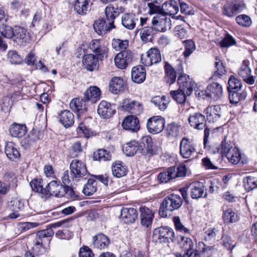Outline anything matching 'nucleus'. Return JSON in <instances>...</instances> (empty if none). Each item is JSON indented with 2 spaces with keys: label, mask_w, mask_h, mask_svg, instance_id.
Masks as SVG:
<instances>
[{
  "label": "nucleus",
  "mask_w": 257,
  "mask_h": 257,
  "mask_svg": "<svg viewBox=\"0 0 257 257\" xmlns=\"http://www.w3.org/2000/svg\"><path fill=\"white\" fill-rule=\"evenodd\" d=\"M138 213L134 208L123 207L121 210L120 218L125 223H132L138 218Z\"/></svg>",
  "instance_id": "nucleus-17"
},
{
  "label": "nucleus",
  "mask_w": 257,
  "mask_h": 257,
  "mask_svg": "<svg viewBox=\"0 0 257 257\" xmlns=\"http://www.w3.org/2000/svg\"><path fill=\"white\" fill-rule=\"evenodd\" d=\"M47 195L49 194L50 195L56 197H64L69 192H72V190L67 185H63L60 181L53 180L49 182L46 186Z\"/></svg>",
  "instance_id": "nucleus-3"
},
{
  "label": "nucleus",
  "mask_w": 257,
  "mask_h": 257,
  "mask_svg": "<svg viewBox=\"0 0 257 257\" xmlns=\"http://www.w3.org/2000/svg\"><path fill=\"white\" fill-rule=\"evenodd\" d=\"M222 94V87L217 82H213L209 85L204 92L206 97L211 98L214 100H217L221 98Z\"/></svg>",
  "instance_id": "nucleus-15"
},
{
  "label": "nucleus",
  "mask_w": 257,
  "mask_h": 257,
  "mask_svg": "<svg viewBox=\"0 0 257 257\" xmlns=\"http://www.w3.org/2000/svg\"><path fill=\"white\" fill-rule=\"evenodd\" d=\"M11 8L13 10L20 11L21 14L24 16L28 15L29 8L25 2L19 0H13L10 3Z\"/></svg>",
  "instance_id": "nucleus-42"
},
{
  "label": "nucleus",
  "mask_w": 257,
  "mask_h": 257,
  "mask_svg": "<svg viewBox=\"0 0 257 257\" xmlns=\"http://www.w3.org/2000/svg\"><path fill=\"white\" fill-rule=\"evenodd\" d=\"M223 218L225 223H231L237 220V216L233 210L229 208L224 211Z\"/></svg>",
  "instance_id": "nucleus-59"
},
{
  "label": "nucleus",
  "mask_w": 257,
  "mask_h": 257,
  "mask_svg": "<svg viewBox=\"0 0 257 257\" xmlns=\"http://www.w3.org/2000/svg\"><path fill=\"white\" fill-rule=\"evenodd\" d=\"M109 242V238L106 235L98 233L93 237L92 243L94 247L102 249L107 247Z\"/></svg>",
  "instance_id": "nucleus-30"
},
{
  "label": "nucleus",
  "mask_w": 257,
  "mask_h": 257,
  "mask_svg": "<svg viewBox=\"0 0 257 257\" xmlns=\"http://www.w3.org/2000/svg\"><path fill=\"white\" fill-rule=\"evenodd\" d=\"M112 46L116 51L126 49L128 46V41L127 40L113 39L112 41Z\"/></svg>",
  "instance_id": "nucleus-57"
},
{
  "label": "nucleus",
  "mask_w": 257,
  "mask_h": 257,
  "mask_svg": "<svg viewBox=\"0 0 257 257\" xmlns=\"http://www.w3.org/2000/svg\"><path fill=\"white\" fill-rule=\"evenodd\" d=\"M39 139L38 133L32 132L23 139V143L26 146L29 147L34 144Z\"/></svg>",
  "instance_id": "nucleus-54"
},
{
  "label": "nucleus",
  "mask_w": 257,
  "mask_h": 257,
  "mask_svg": "<svg viewBox=\"0 0 257 257\" xmlns=\"http://www.w3.org/2000/svg\"><path fill=\"white\" fill-rule=\"evenodd\" d=\"M162 10L165 15H175L179 12V4L174 0L166 2L162 5Z\"/></svg>",
  "instance_id": "nucleus-37"
},
{
  "label": "nucleus",
  "mask_w": 257,
  "mask_h": 257,
  "mask_svg": "<svg viewBox=\"0 0 257 257\" xmlns=\"http://www.w3.org/2000/svg\"><path fill=\"white\" fill-rule=\"evenodd\" d=\"M124 8L117 4H109L105 9V14L107 19L111 21L117 17L120 13L124 11Z\"/></svg>",
  "instance_id": "nucleus-25"
},
{
  "label": "nucleus",
  "mask_w": 257,
  "mask_h": 257,
  "mask_svg": "<svg viewBox=\"0 0 257 257\" xmlns=\"http://www.w3.org/2000/svg\"><path fill=\"white\" fill-rule=\"evenodd\" d=\"M153 28L159 32H165L171 28V21L163 14H158L152 20Z\"/></svg>",
  "instance_id": "nucleus-4"
},
{
  "label": "nucleus",
  "mask_w": 257,
  "mask_h": 257,
  "mask_svg": "<svg viewBox=\"0 0 257 257\" xmlns=\"http://www.w3.org/2000/svg\"><path fill=\"white\" fill-rule=\"evenodd\" d=\"M5 152L8 158L12 161L18 160L20 158L19 152L15 144L12 142H8L6 144Z\"/></svg>",
  "instance_id": "nucleus-38"
},
{
  "label": "nucleus",
  "mask_w": 257,
  "mask_h": 257,
  "mask_svg": "<svg viewBox=\"0 0 257 257\" xmlns=\"http://www.w3.org/2000/svg\"><path fill=\"white\" fill-rule=\"evenodd\" d=\"M142 142L145 148L142 149V154L148 157L153 155L154 151L153 149V140L151 137L149 136L143 137Z\"/></svg>",
  "instance_id": "nucleus-39"
},
{
  "label": "nucleus",
  "mask_w": 257,
  "mask_h": 257,
  "mask_svg": "<svg viewBox=\"0 0 257 257\" xmlns=\"http://www.w3.org/2000/svg\"><path fill=\"white\" fill-rule=\"evenodd\" d=\"M125 87V82L120 77H113L109 83V90L113 94L123 91Z\"/></svg>",
  "instance_id": "nucleus-26"
},
{
  "label": "nucleus",
  "mask_w": 257,
  "mask_h": 257,
  "mask_svg": "<svg viewBox=\"0 0 257 257\" xmlns=\"http://www.w3.org/2000/svg\"><path fill=\"white\" fill-rule=\"evenodd\" d=\"M111 171L114 176L119 178L126 175L127 168L123 163L117 161L112 164Z\"/></svg>",
  "instance_id": "nucleus-40"
},
{
  "label": "nucleus",
  "mask_w": 257,
  "mask_h": 257,
  "mask_svg": "<svg viewBox=\"0 0 257 257\" xmlns=\"http://www.w3.org/2000/svg\"><path fill=\"white\" fill-rule=\"evenodd\" d=\"M97 112L100 116L104 118H109L115 113L114 106L104 100H102L98 105Z\"/></svg>",
  "instance_id": "nucleus-18"
},
{
  "label": "nucleus",
  "mask_w": 257,
  "mask_h": 257,
  "mask_svg": "<svg viewBox=\"0 0 257 257\" xmlns=\"http://www.w3.org/2000/svg\"><path fill=\"white\" fill-rule=\"evenodd\" d=\"M133 57V53L130 50L122 51L115 56V65L118 69H125L132 62Z\"/></svg>",
  "instance_id": "nucleus-8"
},
{
  "label": "nucleus",
  "mask_w": 257,
  "mask_h": 257,
  "mask_svg": "<svg viewBox=\"0 0 257 257\" xmlns=\"http://www.w3.org/2000/svg\"><path fill=\"white\" fill-rule=\"evenodd\" d=\"M86 101L84 98H75L71 101L70 106L74 111L79 113H83L86 110Z\"/></svg>",
  "instance_id": "nucleus-41"
},
{
  "label": "nucleus",
  "mask_w": 257,
  "mask_h": 257,
  "mask_svg": "<svg viewBox=\"0 0 257 257\" xmlns=\"http://www.w3.org/2000/svg\"><path fill=\"white\" fill-rule=\"evenodd\" d=\"M60 121L65 127H69L74 123V115L69 110H63L60 114Z\"/></svg>",
  "instance_id": "nucleus-43"
},
{
  "label": "nucleus",
  "mask_w": 257,
  "mask_h": 257,
  "mask_svg": "<svg viewBox=\"0 0 257 257\" xmlns=\"http://www.w3.org/2000/svg\"><path fill=\"white\" fill-rule=\"evenodd\" d=\"M196 151L193 145L190 144L189 140L184 138L180 142V153L184 158H189L192 154Z\"/></svg>",
  "instance_id": "nucleus-20"
},
{
  "label": "nucleus",
  "mask_w": 257,
  "mask_h": 257,
  "mask_svg": "<svg viewBox=\"0 0 257 257\" xmlns=\"http://www.w3.org/2000/svg\"><path fill=\"white\" fill-rule=\"evenodd\" d=\"M14 41L18 43L28 42L30 40V37L27 33V30L21 27H15L14 32Z\"/></svg>",
  "instance_id": "nucleus-36"
},
{
  "label": "nucleus",
  "mask_w": 257,
  "mask_h": 257,
  "mask_svg": "<svg viewBox=\"0 0 257 257\" xmlns=\"http://www.w3.org/2000/svg\"><path fill=\"white\" fill-rule=\"evenodd\" d=\"M140 211L141 223L143 226L148 227L152 224L154 217V212L146 206L141 207Z\"/></svg>",
  "instance_id": "nucleus-22"
},
{
  "label": "nucleus",
  "mask_w": 257,
  "mask_h": 257,
  "mask_svg": "<svg viewBox=\"0 0 257 257\" xmlns=\"http://www.w3.org/2000/svg\"><path fill=\"white\" fill-rule=\"evenodd\" d=\"M43 181L42 179H34L32 180L30 184L33 190L41 194L42 195H47V188L43 187Z\"/></svg>",
  "instance_id": "nucleus-50"
},
{
  "label": "nucleus",
  "mask_w": 257,
  "mask_h": 257,
  "mask_svg": "<svg viewBox=\"0 0 257 257\" xmlns=\"http://www.w3.org/2000/svg\"><path fill=\"white\" fill-rule=\"evenodd\" d=\"M240 7V3L234 1L227 2L224 6L223 13L228 17H232L237 14Z\"/></svg>",
  "instance_id": "nucleus-34"
},
{
  "label": "nucleus",
  "mask_w": 257,
  "mask_h": 257,
  "mask_svg": "<svg viewBox=\"0 0 257 257\" xmlns=\"http://www.w3.org/2000/svg\"><path fill=\"white\" fill-rule=\"evenodd\" d=\"M139 150V144L136 141H132L127 143L123 148V151L127 156H133L136 154Z\"/></svg>",
  "instance_id": "nucleus-48"
},
{
  "label": "nucleus",
  "mask_w": 257,
  "mask_h": 257,
  "mask_svg": "<svg viewBox=\"0 0 257 257\" xmlns=\"http://www.w3.org/2000/svg\"><path fill=\"white\" fill-rule=\"evenodd\" d=\"M10 209L13 211L9 216L12 219H16L21 216L20 212L24 208V202L18 198L13 199L9 204Z\"/></svg>",
  "instance_id": "nucleus-21"
},
{
  "label": "nucleus",
  "mask_w": 257,
  "mask_h": 257,
  "mask_svg": "<svg viewBox=\"0 0 257 257\" xmlns=\"http://www.w3.org/2000/svg\"><path fill=\"white\" fill-rule=\"evenodd\" d=\"M101 91L100 89L96 86H90L84 93V99L87 101H90L92 103H95L100 99Z\"/></svg>",
  "instance_id": "nucleus-29"
},
{
  "label": "nucleus",
  "mask_w": 257,
  "mask_h": 257,
  "mask_svg": "<svg viewBox=\"0 0 257 257\" xmlns=\"http://www.w3.org/2000/svg\"><path fill=\"white\" fill-rule=\"evenodd\" d=\"M90 0H75L73 3L74 10L79 15H84L90 10Z\"/></svg>",
  "instance_id": "nucleus-32"
},
{
  "label": "nucleus",
  "mask_w": 257,
  "mask_h": 257,
  "mask_svg": "<svg viewBox=\"0 0 257 257\" xmlns=\"http://www.w3.org/2000/svg\"><path fill=\"white\" fill-rule=\"evenodd\" d=\"M243 184L245 189L249 191L257 188V180L254 178L247 176L243 178Z\"/></svg>",
  "instance_id": "nucleus-58"
},
{
  "label": "nucleus",
  "mask_w": 257,
  "mask_h": 257,
  "mask_svg": "<svg viewBox=\"0 0 257 257\" xmlns=\"http://www.w3.org/2000/svg\"><path fill=\"white\" fill-rule=\"evenodd\" d=\"M183 199L177 194H172L164 199L159 209V214L162 217L170 215V213L180 208Z\"/></svg>",
  "instance_id": "nucleus-1"
},
{
  "label": "nucleus",
  "mask_w": 257,
  "mask_h": 257,
  "mask_svg": "<svg viewBox=\"0 0 257 257\" xmlns=\"http://www.w3.org/2000/svg\"><path fill=\"white\" fill-rule=\"evenodd\" d=\"M122 106L125 110L135 115L140 114L143 110V105L141 103L128 98L123 100Z\"/></svg>",
  "instance_id": "nucleus-14"
},
{
  "label": "nucleus",
  "mask_w": 257,
  "mask_h": 257,
  "mask_svg": "<svg viewBox=\"0 0 257 257\" xmlns=\"http://www.w3.org/2000/svg\"><path fill=\"white\" fill-rule=\"evenodd\" d=\"M70 173L73 178L80 179L88 173L85 163L78 159L73 160L70 164Z\"/></svg>",
  "instance_id": "nucleus-6"
},
{
  "label": "nucleus",
  "mask_w": 257,
  "mask_h": 257,
  "mask_svg": "<svg viewBox=\"0 0 257 257\" xmlns=\"http://www.w3.org/2000/svg\"><path fill=\"white\" fill-rule=\"evenodd\" d=\"M161 55L157 48H151L145 55H142L141 61L145 66H150L154 64H157L161 61Z\"/></svg>",
  "instance_id": "nucleus-9"
},
{
  "label": "nucleus",
  "mask_w": 257,
  "mask_h": 257,
  "mask_svg": "<svg viewBox=\"0 0 257 257\" xmlns=\"http://www.w3.org/2000/svg\"><path fill=\"white\" fill-rule=\"evenodd\" d=\"M170 94L179 104H184L186 102V96H188L185 91L180 90L179 88L178 90L171 91Z\"/></svg>",
  "instance_id": "nucleus-47"
},
{
  "label": "nucleus",
  "mask_w": 257,
  "mask_h": 257,
  "mask_svg": "<svg viewBox=\"0 0 257 257\" xmlns=\"http://www.w3.org/2000/svg\"><path fill=\"white\" fill-rule=\"evenodd\" d=\"M154 34V29L152 27H146L140 30L141 39L145 43L152 41Z\"/></svg>",
  "instance_id": "nucleus-46"
},
{
  "label": "nucleus",
  "mask_w": 257,
  "mask_h": 257,
  "mask_svg": "<svg viewBox=\"0 0 257 257\" xmlns=\"http://www.w3.org/2000/svg\"><path fill=\"white\" fill-rule=\"evenodd\" d=\"M179 88L180 90H183L188 96L191 94L193 88L195 86V83L189 77V76L182 74L180 75L177 79Z\"/></svg>",
  "instance_id": "nucleus-10"
},
{
  "label": "nucleus",
  "mask_w": 257,
  "mask_h": 257,
  "mask_svg": "<svg viewBox=\"0 0 257 257\" xmlns=\"http://www.w3.org/2000/svg\"><path fill=\"white\" fill-rule=\"evenodd\" d=\"M138 18L135 14L133 13H125L121 17V24L126 29L133 30L136 25Z\"/></svg>",
  "instance_id": "nucleus-28"
},
{
  "label": "nucleus",
  "mask_w": 257,
  "mask_h": 257,
  "mask_svg": "<svg viewBox=\"0 0 257 257\" xmlns=\"http://www.w3.org/2000/svg\"><path fill=\"white\" fill-rule=\"evenodd\" d=\"M97 190V182L93 179H88L84 185L83 193L87 196L92 195Z\"/></svg>",
  "instance_id": "nucleus-51"
},
{
  "label": "nucleus",
  "mask_w": 257,
  "mask_h": 257,
  "mask_svg": "<svg viewBox=\"0 0 257 257\" xmlns=\"http://www.w3.org/2000/svg\"><path fill=\"white\" fill-rule=\"evenodd\" d=\"M14 30L6 23L0 25V33L4 37L12 39L14 36Z\"/></svg>",
  "instance_id": "nucleus-52"
},
{
  "label": "nucleus",
  "mask_w": 257,
  "mask_h": 257,
  "mask_svg": "<svg viewBox=\"0 0 257 257\" xmlns=\"http://www.w3.org/2000/svg\"><path fill=\"white\" fill-rule=\"evenodd\" d=\"M89 48L99 60H102L107 56L108 48L98 40H92L90 43Z\"/></svg>",
  "instance_id": "nucleus-11"
},
{
  "label": "nucleus",
  "mask_w": 257,
  "mask_h": 257,
  "mask_svg": "<svg viewBox=\"0 0 257 257\" xmlns=\"http://www.w3.org/2000/svg\"><path fill=\"white\" fill-rule=\"evenodd\" d=\"M178 243L180 247L185 251H190L193 249L194 243L191 239L185 236H181L178 239Z\"/></svg>",
  "instance_id": "nucleus-49"
},
{
  "label": "nucleus",
  "mask_w": 257,
  "mask_h": 257,
  "mask_svg": "<svg viewBox=\"0 0 257 257\" xmlns=\"http://www.w3.org/2000/svg\"><path fill=\"white\" fill-rule=\"evenodd\" d=\"M9 131L12 136L20 138L25 135L26 127L24 125L14 123L11 126Z\"/></svg>",
  "instance_id": "nucleus-45"
},
{
  "label": "nucleus",
  "mask_w": 257,
  "mask_h": 257,
  "mask_svg": "<svg viewBox=\"0 0 257 257\" xmlns=\"http://www.w3.org/2000/svg\"><path fill=\"white\" fill-rule=\"evenodd\" d=\"M113 28H114L113 21L109 22L107 25L103 19L96 20L93 24L95 31L99 35L106 34Z\"/></svg>",
  "instance_id": "nucleus-19"
},
{
  "label": "nucleus",
  "mask_w": 257,
  "mask_h": 257,
  "mask_svg": "<svg viewBox=\"0 0 257 257\" xmlns=\"http://www.w3.org/2000/svg\"><path fill=\"white\" fill-rule=\"evenodd\" d=\"M186 174L185 165H180L177 167H171L167 170L160 173L158 176V179L162 183H167L171 179L177 177H184Z\"/></svg>",
  "instance_id": "nucleus-2"
},
{
  "label": "nucleus",
  "mask_w": 257,
  "mask_h": 257,
  "mask_svg": "<svg viewBox=\"0 0 257 257\" xmlns=\"http://www.w3.org/2000/svg\"><path fill=\"white\" fill-rule=\"evenodd\" d=\"M122 127L133 132H136L140 129L139 119L134 115H130L126 117L122 123Z\"/></svg>",
  "instance_id": "nucleus-24"
},
{
  "label": "nucleus",
  "mask_w": 257,
  "mask_h": 257,
  "mask_svg": "<svg viewBox=\"0 0 257 257\" xmlns=\"http://www.w3.org/2000/svg\"><path fill=\"white\" fill-rule=\"evenodd\" d=\"M227 89L228 91L241 89V82L231 75L228 81Z\"/></svg>",
  "instance_id": "nucleus-61"
},
{
  "label": "nucleus",
  "mask_w": 257,
  "mask_h": 257,
  "mask_svg": "<svg viewBox=\"0 0 257 257\" xmlns=\"http://www.w3.org/2000/svg\"><path fill=\"white\" fill-rule=\"evenodd\" d=\"M226 158L232 164H237L241 159V155L239 149L236 147L234 148L230 155H228Z\"/></svg>",
  "instance_id": "nucleus-63"
},
{
  "label": "nucleus",
  "mask_w": 257,
  "mask_h": 257,
  "mask_svg": "<svg viewBox=\"0 0 257 257\" xmlns=\"http://www.w3.org/2000/svg\"><path fill=\"white\" fill-rule=\"evenodd\" d=\"M206 118L209 122L217 120L221 115V108L219 105L209 106L205 110Z\"/></svg>",
  "instance_id": "nucleus-33"
},
{
  "label": "nucleus",
  "mask_w": 257,
  "mask_h": 257,
  "mask_svg": "<svg viewBox=\"0 0 257 257\" xmlns=\"http://www.w3.org/2000/svg\"><path fill=\"white\" fill-rule=\"evenodd\" d=\"M174 232L172 229L167 227L162 226L156 228L153 231V238L156 242H168L169 240H173Z\"/></svg>",
  "instance_id": "nucleus-5"
},
{
  "label": "nucleus",
  "mask_w": 257,
  "mask_h": 257,
  "mask_svg": "<svg viewBox=\"0 0 257 257\" xmlns=\"http://www.w3.org/2000/svg\"><path fill=\"white\" fill-rule=\"evenodd\" d=\"M94 158L99 161H106L110 160L111 155L104 149H100L94 153Z\"/></svg>",
  "instance_id": "nucleus-56"
},
{
  "label": "nucleus",
  "mask_w": 257,
  "mask_h": 257,
  "mask_svg": "<svg viewBox=\"0 0 257 257\" xmlns=\"http://www.w3.org/2000/svg\"><path fill=\"white\" fill-rule=\"evenodd\" d=\"M99 59L94 54L85 55L83 58V64L86 69L90 71L97 70L99 67L98 60Z\"/></svg>",
  "instance_id": "nucleus-23"
},
{
  "label": "nucleus",
  "mask_w": 257,
  "mask_h": 257,
  "mask_svg": "<svg viewBox=\"0 0 257 257\" xmlns=\"http://www.w3.org/2000/svg\"><path fill=\"white\" fill-rule=\"evenodd\" d=\"M164 68L165 71V81L169 84L174 83L176 79V71L168 62L166 63Z\"/></svg>",
  "instance_id": "nucleus-44"
},
{
  "label": "nucleus",
  "mask_w": 257,
  "mask_h": 257,
  "mask_svg": "<svg viewBox=\"0 0 257 257\" xmlns=\"http://www.w3.org/2000/svg\"><path fill=\"white\" fill-rule=\"evenodd\" d=\"M166 98L165 96H156L153 98L151 101L160 110H164L168 105V101L166 100Z\"/></svg>",
  "instance_id": "nucleus-55"
},
{
  "label": "nucleus",
  "mask_w": 257,
  "mask_h": 257,
  "mask_svg": "<svg viewBox=\"0 0 257 257\" xmlns=\"http://www.w3.org/2000/svg\"><path fill=\"white\" fill-rule=\"evenodd\" d=\"M9 61L13 64H20L23 62V59L18 52L14 50H10L7 54Z\"/></svg>",
  "instance_id": "nucleus-53"
},
{
  "label": "nucleus",
  "mask_w": 257,
  "mask_h": 257,
  "mask_svg": "<svg viewBox=\"0 0 257 257\" xmlns=\"http://www.w3.org/2000/svg\"><path fill=\"white\" fill-rule=\"evenodd\" d=\"M240 90H231L228 91L230 102L233 104H236L239 102L241 99Z\"/></svg>",
  "instance_id": "nucleus-64"
},
{
  "label": "nucleus",
  "mask_w": 257,
  "mask_h": 257,
  "mask_svg": "<svg viewBox=\"0 0 257 257\" xmlns=\"http://www.w3.org/2000/svg\"><path fill=\"white\" fill-rule=\"evenodd\" d=\"M188 121L192 127L198 130L204 129L206 125L205 116L199 112L191 114L188 117Z\"/></svg>",
  "instance_id": "nucleus-13"
},
{
  "label": "nucleus",
  "mask_w": 257,
  "mask_h": 257,
  "mask_svg": "<svg viewBox=\"0 0 257 257\" xmlns=\"http://www.w3.org/2000/svg\"><path fill=\"white\" fill-rule=\"evenodd\" d=\"M146 70L141 65L133 67L132 69V79L137 83H141L146 79Z\"/></svg>",
  "instance_id": "nucleus-31"
},
{
  "label": "nucleus",
  "mask_w": 257,
  "mask_h": 257,
  "mask_svg": "<svg viewBox=\"0 0 257 257\" xmlns=\"http://www.w3.org/2000/svg\"><path fill=\"white\" fill-rule=\"evenodd\" d=\"M82 151L81 143L77 141L72 145L69 150V153L72 158H76L80 155Z\"/></svg>",
  "instance_id": "nucleus-60"
},
{
  "label": "nucleus",
  "mask_w": 257,
  "mask_h": 257,
  "mask_svg": "<svg viewBox=\"0 0 257 257\" xmlns=\"http://www.w3.org/2000/svg\"><path fill=\"white\" fill-rule=\"evenodd\" d=\"M190 193L193 199H199L205 197L206 193L204 192V186L202 182L199 181L193 182L189 185Z\"/></svg>",
  "instance_id": "nucleus-16"
},
{
  "label": "nucleus",
  "mask_w": 257,
  "mask_h": 257,
  "mask_svg": "<svg viewBox=\"0 0 257 257\" xmlns=\"http://www.w3.org/2000/svg\"><path fill=\"white\" fill-rule=\"evenodd\" d=\"M249 62L244 60L242 63V78L248 84H253L255 82V77L251 75V71L249 67Z\"/></svg>",
  "instance_id": "nucleus-27"
},
{
  "label": "nucleus",
  "mask_w": 257,
  "mask_h": 257,
  "mask_svg": "<svg viewBox=\"0 0 257 257\" xmlns=\"http://www.w3.org/2000/svg\"><path fill=\"white\" fill-rule=\"evenodd\" d=\"M236 147L233 142L227 141L226 139H224L219 147L217 148V153L222 157H226L228 155H230V153Z\"/></svg>",
  "instance_id": "nucleus-35"
},
{
  "label": "nucleus",
  "mask_w": 257,
  "mask_h": 257,
  "mask_svg": "<svg viewBox=\"0 0 257 257\" xmlns=\"http://www.w3.org/2000/svg\"><path fill=\"white\" fill-rule=\"evenodd\" d=\"M54 232L51 228L38 231L36 235V238L33 241L34 248L40 251L43 247V242L46 239L48 240V237L52 236Z\"/></svg>",
  "instance_id": "nucleus-12"
},
{
  "label": "nucleus",
  "mask_w": 257,
  "mask_h": 257,
  "mask_svg": "<svg viewBox=\"0 0 257 257\" xmlns=\"http://www.w3.org/2000/svg\"><path fill=\"white\" fill-rule=\"evenodd\" d=\"M165 119L161 116H154L149 118L146 126L148 132L152 134H158L163 131L165 125Z\"/></svg>",
  "instance_id": "nucleus-7"
},
{
  "label": "nucleus",
  "mask_w": 257,
  "mask_h": 257,
  "mask_svg": "<svg viewBox=\"0 0 257 257\" xmlns=\"http://www.w3.org/2000/svg\"><path fill=\"white\" fill-rule=\"evenodd\" d=\"M215 67L216 70L214 72V76H218L219 77H221L223 75L226 73V71L223 63L218 57L215 58Z\"/></svg>",
  "instance_id": "nucleus-62"
}]
</instances>
